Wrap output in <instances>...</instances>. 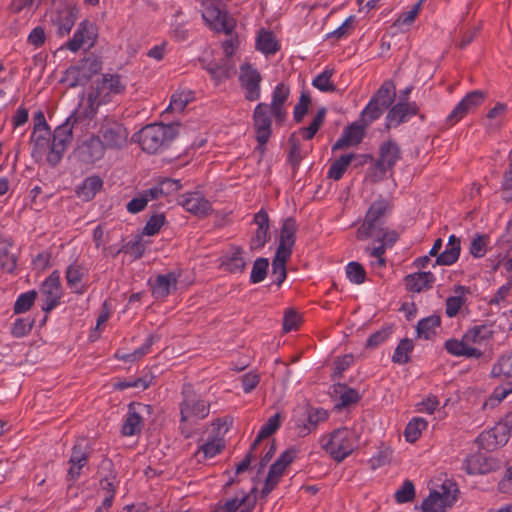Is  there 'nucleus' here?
I'll use <instances>...</instances> for the list:
<instances>
[{"instance_id": "bf43d9fd", "label": "nucleus", "mask_w": 512, "mask_h": 512, "mask_svg": "<svg viewBox=\"0 0 512 512\" xmlns=\"http://www.w3.org/2000/svg\"><path fill=\"white\" fill-rule=\"evenodd\" d=\"M165 221L166 219L164 214H153L147 220L142 233L147 236H153L157 234L164 225Z\"/></svg>"}, {"instance_id": "3c124183", "label": "nucleus", "mask_w": 512, "mask_h": 512, "mask_svg": "<svg viewBox=\"0 0 512 512\" xmlns=\"http://www.w3.org/2000/svg\"><path fill=\"white\" fill-rule=\"evenodd\" d=\"M232 68L233 66L228 61H224L222 64L210 63L206 66L207 72L217 83L229 78Z\"/></svg>"}, {"instance_id": "5701e85b", "label": "nucleus", "mask_w": 512, "mask_h": 512, "mask_svg": "<svg viewBox=\"0 0 512 512\" xmlns=\"http://www.w3.org/2000/svg\"><path fill=\"white\" fill-rule=\"evenodd\" d=\"M498 468V461L485 454L469 455L463 462V469L469 475L487 474Z\"/></svg>"}, {"instance_id": "9d476101", "label": "nucleus", "mask_w": 512, "mask_h": 512, "mask_svg": "<svg viewBox=\"0 0 512 512\" xmlns=\"http://www.w3.org/2000/svg\"><path fill=\"white\" fill-rule=\"evenodd\" d=\"M270 113L268 104L258 103L252 116L255 139L258 143L257 149L261 153H264L265 146L272 135V120L269 115Z\"/></svg>"}, {"instance_id": "4468645a", "label": "nucleus", "mask_w": 512, "mask_h": 512, "mask_svg": "<svg viewBox=\"0 0 512 512\" xmlns=\"http://www.w3.org/2000/svg\"><path fill=\"white\" fill-rule=\"evenodd\" d=\"M91 453V447L86 439H79L72 447L71 456L69 458V469L67 472V480L74 482L80 474L81 469L87 464Z\"/></svg>"}, {"instance_id": "4c0bfd02", "label": "nucleus", "mask_w": 512, "mask_h": 512, "mask_svg": "<svg viewBox=\"0 0 512 512\" xmlns=\"http://www.w3.org/2000/svg\"><path fill=\"white\" fill-rule=\"evenodd\" d=\"M256 49L265 55H274L280 50V44L272 31L262 28L256 37Z\"/></svg>"}, {"instance_id": "1a4fd4ad", "label": "nucleus", "mask_w": 512, "mask_h": 512, "mask_svg": "<svg viewBox=\"0 0 512 512\" xmlns=\"http://www.w3.org/2000/svg\"><path fill=\"white\" fill-rule=\"evenodd\" d=\"M128 130L119 121L105 117L100 123L97 135L106 149H121L127 143Z\"/></svg>"}, {"instance_id": "f3484780", "label": "nucleus", "mask_w": 512, "mask_h": 512, "mask_svg": "<svg viewBox=\"0 0 512 512\" xmlns=\"http://www.w3.org/2000/svg\"><path fill=\"white\" fill-rule=\"evenodd\" d=\"M203 18L210 22L216 32H223L227 35H231L236 26L233 17L212 3L206 7Z\"/></svg>"}, {"instance_id": "473e14b6", "label": "nucleus", "mask_w": 512, "mask_h": 512, "mask_svg": "<svg viewBox=\"0 0 512 512\" xmlns=\"http://www.w3.org/2000/svg\"><path fill=\"white\" fill-rule=\"evenodd\" d=\"M460 252H461L460 238L454 234L450 235L448 238V243L446 245L445 250L437 256L435 264L433 266H436V265L449 266V265L454 264L458 260V258L460 256Z\"/></svg>"}, {"instance_id": "f8f14e48", "label": "nucleus", "mask_w": 512, "mask_h": 512, "mask_svg": "<svg viewBox=\"0 0 512 512\" xmlns=\"http://www.w3.org/2000/svg\"><path fill=\"white\" fill-rule=\"evenodd\" d=\"M262 77L259 71L250 63H244L240 67L239 82L244 90V97L248 101H256L261 96Z\"/></svg>"}, {"instance_id": "f257e3e1", "label": "nucleus", "mask_w": 512, "mask_h": 512, "mask_svg": "<svg viewBox=\"0 0 512 512\" xmlns=\"http://www.w3.org/2000/svg\"><path fill=\"white\" fill-rule=\"evenodd\" d=\"M126 91V85L122 82L119 74L106 73L101 79L96 80L87 93V107L83 109V116L92 120L96 115L99 106L107 104L112 99Z\"/></svg>"}, {"instance_id": "a18cd8bd", "label": "nucleus", "mask_w": 512, "mask_h": 512, "mask_svg": "<svg viewBox=\"0 0 512 512\" xmlns=\"http://www.w3.org/2000/svg\"><path fill=\"white\" fill-rule=\"evenodd\" d=\"M289 151L287 161L294 170H297L300 166L301 161L305 157L302 153V147L300 140L296 137L295 133H292L288 138Z\"/></svg>"}, {"instance_id": "c9c22d12", "label": "nucleus", "mask_w": 512, "mask_h": 512, "mask_svg": "<svg viewBox=\"0 0 512 512\" xmlns=\"http://www.w3.org/2000/svg\"><path fill=\"white\" fill-rule=\"evenodd\" d=\"M305 415L306 419L302 424L299 421L297 422L299 429L298 434L302 437L308 435L320 422H323L328 418L327 411L322 408L307 409Z\"/></svg>"}, {"instance_id": "13d9d810", "label": "nucleus", "mask_w": 512, "mask_h": 512, "mask_svg": "<svg viewBox=\"0 0 512 512\" xmlns=\"http://www.w3.org/2000/svg\"><path fill=\"white\" fill-rule=\"evenodd\" d=\"M281 425V416L276 413L270 417L258 432V440H264L274 434Z\"/></svg>"}, {"instance_id": "338daca9", "label": "nucleus", "mask_w": 512, "mask_h": 512, "mask_svg": "<svg viewBox=\"0 0 512 512\" xmlns=\"http://www.w3.org/2000/svg\"><path fill=\"white\" fill-rule=\"evenodd\" d=\"M223 448L224 445L221 443L220 440L218 442L208 441L200 446L197 455L202 453L203 459L212 458L218 453H220Z\"/></svg>"}, {"instance_id": "052dcab7", "label": "nucleus", "mask_w": 512, "mask_h": 512, "mask_svg": "<svg viewBox=\"0 0 512 512\" xmlns=\"http://www.w3.org/2000/svg\"><path fill=\"white\" fill-rule=\"evenodd\" d=\"M149 387V382L143 378L123 379L113 383V388L118 391H123L128 388H141L145 390Z\"/></svg>"}, {"instance_id": "2f4dec72", "label": "nucleus", "mask_w": 512, "mask_h": 512, "mask_svg": "<svg viewBox=\"0 0 512 512\" xmlns=\"http://www.w3.org/2000/svg\"><path fill=\"white\" fill-rule=\"evenodd\" d=\"M13 242L10 238L0 236V268L10 274H14L17 267V255L12 250Z\"/></svg>"}, {"instance_id": "393cba45", "label": "nucleus", "mask_w": 512, "mask_h": 512, "mask_svg": "<svg viewBox=\"0 0 512 512\" xmlns=\"http://www.w3.org/2000/svg\"><path fill=\"white\" fill-rule=\"evenodd\" d=\"M179 204L186 211L198 216L206 217L212 212L211 203L199 192H190L180 196Z\"/></svg>"}, {"instance_id": "e2e57ef3", "label": "nucleus", "mask_w": 512, "mask_h": 512, "mask_svg": "<svg viewBox=\"0 0 512 512\" xmlns=\"http://www.w3.org/2000/svg\"><path fill=\"white\" fill-rule=\"evenodd\" d=\"M311 103V98L308 93H301L299 102L294 107V120L296 123H300L304 116L307 114L309 105Z\"/></svg>"}, {"instance_id": "69168bd1", "label": "nucleus", "mask_w": 512, "mask_h": 512, "mask_svg": "<svg viewBox=\"0 0 512 512\" xmlns=\"http://www.w3.org/2000/svg\"><path fill=\"white\" fill-rule=\"evenodd\" d=\"M191 100V92H181V93H175L171 97V101L169 104L168 109H171L172 111H183L186 107V105Z\"/></svg>"}, {"instance_id": "7c9ffc66", "label": "nucleus", "mask_w": 512, "mask_h": 512, "mask_svg": "<svg viewBox=\"0 0 512 512\" xmlns=\"http://www.w3.org/2000/svg\"><path fill=\"white\" fill-rule=\"evenodd\" d=\"M434 282L435 276L430 271L408 274L404 278L406 289L416 293L432 288Z\"/></svg>"}, {"instance_id": "a878e982", "label": "nucleus", "mask_w": 512, "mask_h": 512, "mask_svg": "<svg viewBox=\"0 0 512 512\" xmlns=\"http://www.w3.org/2000/svg\"><path fill=\"white\" fill-rule=\"evenodd\" d=\"M78 12L76 8L65 7L51 16V22L56 27V33L59 37H64L70 33L78 19Z\"/></svg>"}, {"instance_id": "680f3d73", "label": "nucleus", "mask_w": 512, "mask_h": 512, "mask_svg": "<svg viewBox=\"0 0 512 512\" xmlns=\"http://www.w3.org/2000/svg\"><path fill=\"white\" fill-rule=\"evenodd\" d=\"M415 487L412 481L405 480L400 489L395 493V499L398 503H407L414 499Z\"/></svg>"}, {"instance_id": "6e6d98bb", "label": "nucleus", "mask_w": 512, "mask_h": 512, "mask_svg": "<svg viewBox=\"0 0 512 512\" xmlns=\"http://www.w3.org/2000/svg\"><path fill=\"white\" fill-rule=\"evenodd\" d=\"M35 319L30 317L17 318L12 325L11 334L16 338L26 336L33 328Z\"/></svg>"}, {"instance_id": "09e8293b", "label": "nucleus", "mask_w": 512, "mask_h": 512, "mask_svg": "<svg viewBox=\"0 0 512 512\" xmlns=\"http://www.w3.org/2000/svg\"><path fill=\"white\" fill-rule=\"evenodd\" d=\"M427 425L428 423L425 419L419 417L413 418L409 421L404 430L405 439L410 443L415 442L420 437L422 430L427 428Z\"/></svg>"}, {"instance_id": "b1692460", "label": "nucleus", "mask_w": 512, "mask_h": 512, "mask_svg": "<svg viewBox=\"0 0 512 512\" xmlns=\"http://www.w3.org/2000/svg\"><path fill=\"white\" fill-rule=\"evenodd\" d=\"M367 127L368 126L360 122V120L345 127L341 137L334 143L332 151L342 150L359 144L364 138Z\"/></svg>"}, {"instance_id": "7ed1b4c3", "label": "nucleus", "mask_w": 512, "mask_h": 512, "mask_svg": "<svg viewBox=\"0 0 512 512\" xmlns=\"http://www.w3.org/2000/svg\"><path fill=\"white\" fill-rule=\"evenodd\" d=\"M179 124H150L137 134L138 142L147 153L154 154L166 148L177 137Z\"/></svg>"}, {"instance_id": "f704fd0d", "label": "nucleus", "mask_w": 512, "mask_h": 512, "mask_svg": "<svg viewBox=\"0 0 512 512\" xmlns=\"http://www.w3.org/2000/svg\"><path fill=\"white\" fill-rule=\"evenodd\" d=\"M104 181L98 175H92L85 178L81 185H79L75 192L78 198L83 201H91L96 194L103 188Z\"/></svg>"}, {"instance_id": "423d86ee", "label": "nucleus", "mask_w": 512, "mask_h": 512, "mask_svg": "<svg viewBox=\"0 0 512 512\" xmlns=\"http://www.w3.org/2000/svg\"><path fill=\"white\" fill-rule=\"evenodd\" d=\"M388 200L380 198L375 200L366 212L362 225L357 230V238L366 240L376 234V231L384 227L385 216L391 210Z\"/></svg>"}, {"instance_id": "ddd939ff", "label": "nucleus", "mask_w": 512, "mask_h": 512, "mask_svg": "<svg viewBox=\"0 0 512 512\" xmlns=\"http://www.w3.org/2000/svg\"><path fill=\"white\" fill-rule=\"evenodd\" d=\"M152 406L139 403L131 402L128 405L127 417L122 425V434L124 436H133L141 432L145 415L152 413Z\"/></svg>"}, {"instance_id": "774afa93", "label": "nucleus", "mask_w": 512, "mask_h": 512, "mask_svg": "<svg viewBox=\"0 0 512 512\" xmlns=\"http://www.w3.org/2000/svg\"><path fill=\"white\" fill-rule=\"evenodd\" d=\"M157 339H159V337L149 335L141 347H139L132 353L127 354V359L135 361L140 359L144 355L148 354L150 352L151 346L155 343Z\"/></svg>"}, {"instance_id": "4be33fe9", "label": "nucleus", "mask_w": 512, "mask_h": 512, "mask_svg": "<svg viewBox=\"0 0 512 512\" xmlns=\"http://www.w3.org/2000/svg\"><path fill=\"white\" fill-rule=\"evenodd\" d=\"M389 108L385 123L387 129L407 122L410 117L417 115L419 112V107L415 102H398Z\"/></svg>"}, {"instance_id": "0eeeda50", "label": "nucleus", "mask_w": 512, "mask_h": 512, "mask_svg": "<svg viewBox=\"0 0 512 512\" xmlns=\"http://www.w3.org/2000/svg\"><path fill=\"white\" fill-rule=\"evenodd\" d=\"M102 60L100 57L89 54L82 58L76 65L70 66L66 72V80L69 81V87L83 86L90 79L102 70Z\"/></svg>"}, {"instance_id": "ea45409f", "label": "nucleus", "mask_w": 512, "mask_h": 512, "mask_svg": "<svg viewBox=\"0 0 512 512\" xmlns=\"http://www.w3.org/2000/svg\"><path fill=\"white\" fill-rule=\"evenodd\" d=\"M441 325V317L439 315L433 314L428 317L421 319L417 326L416 332L419 338L423 339H431L434 335H436V329Z\"/></svg>"}, {"instance_id": "72a5a7b5", "label": "nucleus", "mask_w": 512, "mask_h": 512, "mask_svg": "<svg viewBox=\"0 0 512 512\" xmlns=\"http://www.w3.org/2000/svg\"><path fill=\"white\" fill-rule=\"evenodd\" d=\"M257 492V487L251 489L250 494H243L241 497H234L226 500L224 504L228 512H252L256 504V496L251 495Z\"/></svg>"}, {"instance_id": "4d7b16f0", "label": "nucleus", "mask_w": 512, "mask_h": 512, "mask_svg": "<svg viewBox=\"0 0 512 512\" xmlns=\"http://www.w3.org/2000/svg\"><path fill=\"white\" fill-rule=\"evenodd\" d=\"M346 274L348 279L354 284H362L366 278V271L359 263L352 261L346 267Z\"/></svg>"}, {"instance_id": "5fc2aeb1", "label": "nucleus", "mask_w": 512, "mask_h": 512, "mask_svg": "<svg viewBox=\"0 0 512 512\" xmlns=\"http://www.w3.org/2000/svg\"><path fill=\"white\" fill-rule=\"evenodd\" d=\"M36 298L37 292L35 290L20 294L14 303V313L21 314L28 311L33 306Z\"/></svg>"}, {"instance_id": "412c9836", "label": "nucleus", "mask_w": 512, "mask_h": 512, "mask_svg": "<svg viewBox=\"0 0 512 512\" xmlns=\"http://www.w3.org/2000/svg\"><path fill=\"white\" fill-rule=\"evenodd\" d=\"M379 159L375 162V168L384 176L388 170H391L400 159L401 150L394 140L383 142L379 147Z\"/></svg>"}, {"instance_id": "dca6fc26", "label": "nucleus", "mask_w": 512, "mask_h": 512, "mask_svg": "<svg viewBox=\"0 0 512 512\" xmlns=\"http://www.w3.org/2000/svg\"><path fill=\"white\" fill-rule=\"evenodd\" d=\"M509 438L510 431L499 422L493 428L480 433L475 439V443L480 449L493 451L506 445Z\"/></svg>"}, {"instance_id": "de8ad7c7", "label": "nucleus", "mask_w": 512, "mask_h": 512, "mask_svg": "<svg viewBox=\"0 0 512 512\" xmlns=\"http://www.w3.org/2000/svg\"><path fill=\"white\" fill-rule=\"evenodd\" d=\"M414 349V343L409 338L402 339L397 345L394 354L392 356V361L397 364H407L410 361V353Z\"/></svg>"}, {"instance_id": "cd10ccee", "label": "nucleus", "mask_w": 512, "mask_h": 512, "mask_svg": "<svg viewBox=\"0 0 512 512\" xmlns=\"http://www.w3.org/2000/svg\"><path fill=\"white\" fill-rule=\"evenodd\" d=\"M296 232V220L292 217L285 218L280 229L279 245L276 252L292 255V250L296 240Z\"/></svg>"}, {"instance_id": "58836bf2", "label": "nucleus", "mask_w": 512, "mask_h": 512, "mask_svg": "<svg viewBox=\"0 0 512 512\" xmlns=\"http://www.w3.org/2000/svg\"><path fill=\"white\" fill-rule=\"evenodd\" d=\"M87 275V269L77 263H73L67 267L66 280L69 288L77 294H83L86 290L80 283L84 276Z\"/></svg>"}, {"instance_id": "aec40b11", "label": "nucleus", "mask_w": 512, "mask_h": 512, "mask_svg": "<svg viewBox=\"0 0 512 512\" xmlns=\"http://www.w3.org/2000/svg\"><path fill=\"white\" fill-rule=\"evenodd\" d=\"M97 38L96 26L89 20H83L73 37L67 41L66 48L72 52H77L84 44H88V47H92L95 44Z\"/></svg>"}, {"instance_id": "0e129e2a", "label": "nucleus", "mask_w": 512, "mask_h": 512, "mask_svg": "<svg viewBox=\"0 0 512 512\" xmlns=\"http://www.w3.org/2000/svg\"><path fill=\"white\" fill-rule=\"evenodd\" d=\"M301 323V315L293 309H287L283 318V330L290 332L297 330Z\"/></svg>"}, {"instance_id": "37998d69", "label": "nucleus", "mask_w": 512, "mask_h": 512, "mask_svg": "<svg viewBox=\"0 0 512 512\" xmlns=\"http://www.w3.org/2000/svg\"><path fill=\"white\" fill-rule=\"evenodd\" d=\"M334 392L339 394V403L335 405L336 409H343L360 400V394L356 389L348 387L346 384L338 383Z\"/></svg>"}, {"instance_id": "f03ea898", "label": "nucleus", "mask_w": 512, "mask_h": 512, "mask_svg": "<svg viewBox=\"0 0 512 512\" xmlns=\"http://www.w3.org/2000/svg\"><path fill=\"white\" fill-rule=\"evenodd\" d=\"M182 402L180 403V428L185 438L191 437L190 431H185L183 424L186 422L197 423L206 418L210 412V403L196 393L193 386L185 383L182 386Z\"/></svg>"}, {"instance_id": "79ce46f5", "label": "nucleus", "mask_w": 512, "mask_h": 512, "mask_svg": "<svg viewBox=\"0 0 512 512\" xmlns=\"http://www.w3.org/2000/svg\"><path fill=\"white\" fill-rule=\"evenodd\" d=\"M356 157L358 156L355 153L341 155L338 159L331 163L327 172V177L335 181L340 180L348 169L350 163Z\"/></svg>"}, {"instance_id": "8fccbe9b", "label": "nucleus", "mask_w": 512, "mask_h": 512, "mask_svg": "<svg viewBox=\"0 0 512 512\" xmlns=\"http://www.w3.org/2000/svg\"><path fill=\"white\" fill-rule=\"evenodd\" d=\"M333 74V69L326 68L313 79L312 85L322 92H336L337 88L331 81Z\"/></svg>"}, {"instance_id": "a211bd4d", "label": "nucleus", "mask_w": 512, "mask_h": 512, "mask_svg": "<svg viewBox=\"0 0 512 512\" xmlns=\"http://www.w3.org/2000/svg\"><path fill=\"white\" fill-rule=\"evenodd\" d=\"M60 275L57 270L53 271L40 287L41 294L45 297L42 310L49 313L58 304L61 298Z\"/></svg>"}, {"instance_id": "bb28decb", "label": "nucleus", "mask_w": 512, "mask_h": 512, "mask_svg": "<svg viewBox=\"0 0 512 512\" xmlns=\"http://www.w3.org/2000/svg\"><path fill=\"white\" fill-rule=\"evenodd\" d=\"M105 150L106 147L97 134L90 136L78 147L79 157L85 163H94L100 160L104 156Z\"/></svg>"}, {"instance_id": "e433bc0d", "label": "nucleus", "mask_w": 512, "mask_h": 512, "mask_svg": "<svg viewBox=\"0 0 512 512\" xmlns=\"http://www.w3.org/2000/svg\"><path fill=\"white\" fill-rule=\"evenodd\" d=\"M177 277L174 273L160 274L152 286V294L156 299L167 297L171 289H176Z\"/></svg>"}, {"instance_id": "864d4df0", "label": "nucleus", "mask_w": 512, "mask_h": 512, "mask_svg": "<svg viewBox=\"0 0 512 512\" xmlns=\"http://www.w3.org/2000/svg\"><path fill=\"white\" fill-rule=\"evenodd\" d=\"M268 267H269V260L267 258H264V257L257 258L255 260L252 270H251L250 282L253 284L262 282L267 276Z\"/></svg>"}, {"instance_id": "20e7f679", "label": "nucleus", "mask_w": 512, "mask_h": 512, "mask_svg": "<svg viewBox=\"0 0 512 512\" xmlns=\"http://www.w3.org/2000/svg\"><path fill=\"white\" fill-rule=\"evenodd\" d=\"M87 120L83 116V110H75L61 125L57 126L52 135L50 150L47 154V162L56 166L73 140V128L75 124Z\"/></svg>"}, {"instance_id": "6ab92c4d", "label": "nucleus", "mask_w": 512, "mask_h": 512, "mask_svg": "<svg viewBox=\"0 0 512 512\" xmlns=\"http://www.w3.org/2000/svg\"><path fill=\"white\" fill-rule=\"evenodd\" d=\"M485 99V93L480 90L469 92L447 116V123L454 125L460 121L467 113L478 107Z\"/></svg>"}, {"instance_id": "49530a36", "label": "nucleus", "mask_w": 512, "mask_h": 512, "mask_svg": "<svg viewBox=\"0 0 512 512\" xmlns=\"http://www.w3.org/2000/svg\"><path fill=\"white\" fill-rule=\"evenodd\" d=\"M491 376L494 378L504 376L512 379V351L498 358L492 366ZM510 382L512 383V380Z\"/></svg>"}, {"instance_id": "c85d7f7f", "label": "nucleus", "mask_w": 512, "mask_h": 512, "mask_svg": "<svg viewBox=\"0 0 512 512\" xmlns=\"http://www.w3.org/2000/svg\"><path fill=\"white\" fill-rule=\"evenodd\" d=\"M290 94V89L284 83H279L272 92V102L269 106L271 115L275 118V121L282 124L286 119V110L284 104L287 101Z\"/></svg>"}, {"instance_id": "9b49d317", "label": "nucleus", "mask_w": 512, "mask_h": 512, "mask_svg": "<svg viewBox=\"0 0 512 512\" xmlns=\"http://www.w3.org/2000/svg\"><path fill=\"white\" fill-rule=\"evenodd\" d=\"M297 456V449L288 448L280 454L277 460L270 466L266 476L264 485L261 490V497H266L279 483L280 478L284 474L285 469L290 465Z\"/></svg>"}, {"instance_id": "39448f33", "label": "nucleus", "mask_w": 512, "mask_h": 512, "mask_svg": "<svg viewBox=\"0 0 512 512\" xmlns=\"http://www.w3.org/2000/svg\"><path fill=\"white\" fill-rule=\"evenodd\" d=\"M395 97L396 87L393 81H384L361 112L360 122L369 126L373 121L379 119L384 111L393 104Z\"/></svg>"}, {"instance_id": "a19ab883", "label": "nucleus", "mask_w": 512, "mask_h": 512, "mask_svg": "<svg viewBox=\"0 0 512 512\" xmlns=\"http://www.w3.org/2000/svg\"><path fill=\"white\" fill-rule=\"evenodd\" d=\"M492 325L481 324L471 327L465 333V341L469 344L480 345L493 337Z\"/></svg>"}, {"instance_id": "603ef678", "label": "nucleus", "mask_w": 512, "mask_h": 512, "mask_svg": "<svg viewBox=\"0 0 512 512\" xmlns=\"http://www.w3.org/2000/svg\"><path fill=\"white\" fill-rule=\"evenodd\" d=\"M490 237L486 234H476L470 243L469 253L474 258H481L486 254Z\"/></svg>"}, {"instance_id": "c03bdc74", "label": "nucleus", "mask_w": 512, "mask_h": 512, "mask_svg": "<svg viewBox=\"0 0 512 512\" xmlns=\"http://www.w3.org/2000/svg\"><path fill=\"white\" fill-rule=\"evenodd\" d=\"M290 257L291 255L276 252L272 259L271 276L274 278L273 283L278 287L282 285L287 277L286 263Z\"/></svg>"}, {"instance_id": "6e6552de", "label": "nucleus", "mask_w": 512, "mask_h": 512, "mask_svg": "<svg viewBox=\"0 0 512 512\" xmlns=\"http://www.w3.org/2000/svg\"><path fill=\"white\" fill-rule=\"evenodd\" d=\"M354 448V433L347 428L333 431L329 440L323 444V449L337 462L343 461L353 452Z\"/></svg>"}, {"instance_id": "2eb2a0df", "label": "nucleus", "mask_w": 512, "mask_h": 512, "mask_svg": "<svg viewBox=\"0 0 512 512\" xmlns=\"http://www.w3.org/2000/svg\"><path fill=\"white\" fill-rule=\"evenodd\" d=\"M453 486L455 484L451 482H444L442 485L443 493L431 492L421 504L423 512H444L446 507H451L456 501V495L451 493Z\"/></svg>"}, {"instance_id": "c756f323", "label": "nucleus", "mask_w": 512, "mask_h": 512, "mask_svg": "<svg viewBox=\"0 0 512 512\" xmlns=\"http://www.w3.org/2000/svg\"><path fill=\"white\" fill-rule=\"evenodd\" d=\"M244 251L241 247L230 246L226 253L220 258V266L230 273H242L246 268V261L243 257Z\"/></svg>"}]
</instances>
